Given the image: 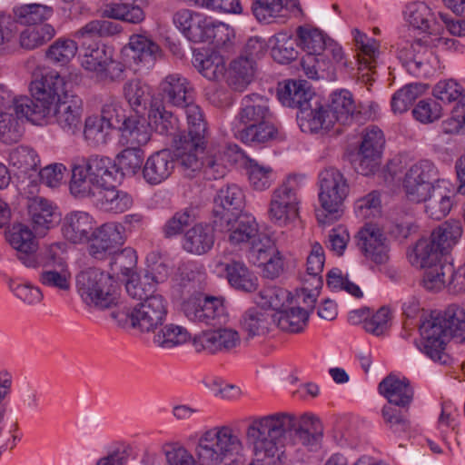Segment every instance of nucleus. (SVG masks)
<instances>
[{
    "instance_id": "obj_14",
    "label": "nucleus",
    "mask_w": 465,
    "mask_h": 465,
    "mask_svg": "<svg viewBox=\"0 0 465 465\" xmlns=\"http://www.w3.org/2000/svg\"><path fill=\"white\" fill-rule=\"evenodd\" d=\"M166 315L167 302L161 294L150 296L126 313L132 327L147 332L154 331L158 326H162Z\"/></svg>"
},
{
    "instance_id": "obj_24",
    "label": "nucleus",
    "mask_w": 465,
    "mask_h": 465,
    "mask_svg": "<svg viewBox=\"0 0 465 465\" xmlns=\"http://www.w3.org/2000/svg\"><path fill=\"white\" fill-rule=\"evenodd\" d=\"M159 45L152 39L142 35H134L130 37L129 43L122 50V54L126 63L134 64H143L151 65L160 55Z\"/></svg>"
},
{
    "instance_id": "obj_60",
    "label": "nucleus",
    "mask_w": 465,
    "mask_h": 465,
    "mask_svg": "<svg viewBox=\"0 0 465 465\" xmlns=\"http://www.w3.org/2000/svg\"><path fill=\"white\" fill-rule=\"evenodd\" d=\"M247 174L252 187L257 191L268 189L272 183L270 166L260 164L254 159H249L246 166Z\"/></svg>"
},
{
    "instance_id": "obj_18",
    "label": "nucleus",
    "mask_w": 465,
    "mask_h": 465,
    "mask_svg": "<svg viewBox=\"0 0 465 465\" xmlns=\"http://www.w3.org/2000/svg\"><path fill=\"white\" fill-rule=\"evenodd\" d=\"M51 115L65 134L74 135L82 129L83 101L73 93L64 94L54 105Z\"/></svg>"
},
{
    "instance_id": "obj_40",
    "label": "nucleus",
    "mask_w": 465,
    "mask_h": 465,
    "mask_svg": "<svg viewBox=\"0 0 465 465\" xmlns=\"http://www.w3.org/2000/svg\"><path fill=\"white\" fill-rule=\"evenodd\" d=\"M227 280L236 290L252 292L257 288V278L247 266L239 261H231L225 265Z\"/></svg>"
},
{
    "instance_id": "obj_55",
    "label": "nucleus",
    "mask_w": 465,
    "mask_h": 465,
    "mask_svg": "<svg viewBox=\"0 0 465 465\" xmlns=\"http://www.w3.org/2000/svg\"><path fill=\"white\" fill-rule=\"evenodd\" d=\"M77 45L74 40L59 38L45 52L46 58L53 64L64 65L74 57Z\"/></svg>"
},
{
    "instance_id": "obj_42",
    "label": "nucleus",
    "mask_w": 465,
    "mask_h": 465,
    "mask_svg": "<svg viewBox=\"0 0 465 465\" xmlns=\"http://www.w3.org/2000/svg\"><path fill=\"white\" fill-rule=\"evenodd\" d=\"M187 118V133L182 134L179 138L186 140L206 143L207 124L203 117V113L194 101L184 106Z\"/></svg>"
},
{
    "instance_id": "obj_46",
    "label": "nucleus",
    "mask_w": 465,
    "mask_h": 465,
    "mask_svg": "<svg viewBox=\"0 0 465 465\" xmlns=\"http://www.w3.org/2000/svg\"><path fill=\"white\" fill-rule=\"evenodd\" d=\"M420 203H424L425 213L433 220L444 218L452 207L450 197L440 186L432 189Z\"/></svg>"
},
{
    "instance_id": "obj_37",
    "label": "nucleus",
    "mask_w": 465,
    "mask_h": 465,
    "mask_svg": "<svg viewBox=\"0 0 465 465\" xmlns=\"http://www.w3.org/2000/svg\"><path fill=\"white\" fill-rule=\"evenodd\" d=\"M255 64L243 56L232 60L227 71V84L236 92H243L254 77Z\"/></svg>"
},
{
    "instance_id": "obj_27",
    "label": "nucleus",
    "mask_w": 465,
    "mask_h": 465,
    "mask_svg": "<svg viewBox=\"0 0 465 465\" xmlns=\"http://www.w3.org/2000/svg\"><path fill=\"white\" fill-rule=\"evenodd\" d=\"M104 51L93 48L89 54H85L82 62L83 66L92 72L103 81L116 82L124 79V66L122 63L114 60L102 59Z\"/></svg>"
},
{
    "instance_id": "obj_34",
    "label": "nucleus",
    "mask_w": 465,
    "mask_h": 465,
    "mask_svg": "<svg viewBox=\"0 0 465 465\" xmlns=\"http://www.w3.org/2000/svg\"><path fill=\"white\" fill-rule=\"evenodd\" d=\"M379 391L391 404L402 408L409 406L413 398L409 381L400 380L394 375H389L380 382Z\"/></svg>"
},
{
    "instance_id": "obj_39",
    "label": "nucleus",
    "mask_w": 465,
    "mask_h": 465,
    "mask_svg": "<svg viewBox=\"0 0 465 465\" xmlns=\"http://www.w3.org/2000/svg\"><path fill=\"white\" fill-rule=\"evenodd\" d=\"M239 325L245 335L244 341H248L251 339L264 336L268 333L270 329L269 315L257 308H251L242 314Z\"/></svg>"
},
{
    "instance_id": "obj_53",
    "label": "nucleus",
    "mask_w": 465,
    "mask_h": 465,
    "mask_svg": "<svg viewBox=\"0 0 465 465\" xmlns=\"http://www.w3.org/2000/svg\"><path fill=\"white\" fill-rule=\"evenodd\" d=\"M159 276L145 273L142 278L132 277L125 284L128 295L142 302L146 301L152 295H156L155 286Z\"/></svg>"
},
{
    "instance_id": "obj_48",
    "label": "nucleus",
    "mask_w": 465,
    "mask_h": 465,
    "mask_svg": "<svg viewBox=\"0 0 465 465\" xmlns=\"http://www.w3.org/2000/svg\"><path fill=\"white\" fill-rule=\"evenodd\" d=\"M190 334L183 327L175 324H166L154 334L153 342L158 348L170 350L185 343Z\"/></svg>"
},
{
    "instance_id": "obj_56",
    "label": "nucleus",
    "mask_w": 465,
    "mask_h": 465,
    "mask_svg": "<svg viewBox=\"0 0 465 465\" xmlns=\"http://www.w3.org/2000/svg\"><path fill=\"white\" fill-rule=\"evenodd\" d=\"M118 166L124 174L134 175L142 173L144 152L139 147L126 146L118 155Z\"/></svg>"
},
{
    "instance_id": "obj_13",
    "label": "nucleus",
    "mask_w": 465,
    "mask_h": 465,
    "mask_svg": "<svg viewBox=\"0 0 465 465\" xmlns=\"http://www.w3.org/2000/svg\"><path fill=\"white\" fill-rule=\"evenodd\" d=\"M124 228L120 223H107L94 230L87 240V252L95 260L104 261L124 243Z\"/></svg>"
},
{
    "instance_id": "obj_62",
    "label": "nucleus",
    "mask_w": 465,
    "mask_h": 465,
    "mask_svg": "<svg viewBox=\"0 0 465 465\" xmlns=\"http://www.w3.org/2000/svg\"><path fill=\"white\" fill-rule=\"evenodd\" d=\"M111 129L113 128L100 116L92 115L85 119L84 135L95 145L103 144L106 143Z\"/></svg>"
},
{
    "instance_id": "obj_12",
    "label": "nucleus",
    "mask_w": 465,
    "mask_h": 465,
    "mask_svg": "<svg viewBox=\"0 0 465 465\" xmlns=\"http://www.w3.org/2000/svg\"><path fill=\"white\" fill-rule=\"evenodd\" d=\"M354 111V101L349 91L333 92L326 105H322V131L330 132L333 129V134H341V125L348 124Z\"/></svg>"
},
{
    "instance_id": "obj_52",
    "label": "nucleus",
    "mask_w": 465,
    "mask_h": 465,
    "mask_svg": "<svg viewBox=\"0 0 465 465\" xmlns=\"http://www.w3.org/2000/svg\"><path fill=\"white\" fill-rule=\"evenodd\" d=\"M426 84L413 83L397 91L391 98V109L395 114L406 112L412 103L426 91Z\"/></svg>"
},
{
    "instance_id": "obj_1",
    "label": "nucleus",
    "mask_w": 465,
    "mask_h": 465,
    "mask_svg": "<svg viewBox=\"0 0 465 465\" xmlns=\"http://www.w3.org/2000/svg\"><path fill=\"white\" fill-rule=\"evenodd\" d=\"M320 418L312 412H275L254 417L246 429L252 447V465H280L287 440L316 450L320 439Z\"/></svg>"
},
{
    "instance_id": "obj_29",
    "label": "nucleus",
    "mask_w": 465,
    "mask_h": 465,
    "mask_svg": "<svg viewBox=\"0 0 465 465\" xmlns=\"http://www.w3.org/2000/svg\"><path fill=\"white\" fill-rule=\"evenodd\" d=\"M175 142L174 161L178 162L185 175L193 176L195 172L200 171L204 163L199 157L203 153L205 143L178 138Z\"/></svg>"
},
{
    "instance_id": "obj_57",
    "label": "nucleus",
    "mask_w": 465,
    "mask_h": 465,
    "mask_svg": "<svg viewBox=\"0 0 465 465\" xmlns=\"http://www.w3.org/2000/svg\"><path fill=\"white\" fill-rule=\"evenodd\" d=\"M39 163L38 154L31 147L21 145L9 153V163L25 173L36 170Z\"/></svg>"
},
{
    "instance_id": "obj_11",
    "label": "nucleus",
    "mask_w": 465,
    "mask_h": 465,
    "mask_svg": "<svg viewBox=\"0 0 465 465\" xmlns=\"http://www.w3.org/2000/svg\"><path fill=\"white\" fill-rule=\"evenodd\" d=\"M182 311L189 321L206 325H222L228 319L222 297H190L183 302Z\"/></svg>"
},
{
    "instance_id": "obj_22",
    "label": "nucleus",
    "mask_w": 465,
    "mask_h": 465,
    "mask_svg": "<svg viewBox=\"0 0 465 465\" xmlns=\"http://www.w3.org/2000/svg\"><path fill=\"white\" fill-rule=\"evenodd\" d=\"M175 169L173 153L168 149L151 154L144 162L142 176L146 183L158 185L166 181Z\"/></svg>"
},
{
    "instance_id": "obj_3",
    "label": "nucleus",
    "mask_w": 465,
    "mask_h": 465,
    "mask_svg": "<svg viewBox=\"0 0 465 465\" xmlns=\"http://www.w3.org/2000/svg\"><path fill=\"white\" fill-rule=\"evenodd\" d=\"M68 84L59 73L53 70L37 69L33 73L29 85L32 98L28 96L15 97V110L28 121L38 124L51 116L54 105L62 100L64 94H71Z\"/></svg>"
},
{
    "instance_id": "obj_21",
    "label": "nucleus",
    "mask_w": 465,
    "mask_h": 465,
    "mask_svg": "<svg viewBox=\"0 0 465 465\" xmlns=\"http://www.w3.org/2000/svg\"><path fill=\"white\" fill-rule=\"evenodd\" d=\"M240 343L241 338L238 331L226 328L203 331L193 341L197 351L203 350L210 353L231 351Z\"/></svg>"
},
{
    "instance_id": "obj_47",
    "label": "nucleus",
    "mask_w": 465,
    "mask_h": 465,
    "mask_svg": "<svg viewBox=\"0 0 465 465\" xmlns=\"http://www.w3.org/2000/svg\"><path fill=\"white\" fill-rule=\"evenodd\" d=\"M256 302L264 309H272L276 312L292 304V293L278 286H267L260 291Z\"/></svg>"
},
{
    "instance_id": "obj_41",
    "label": "nucleus",
    "mask_w": 465,
    "mask_h": 465,
    "mask_svg": "<svg viewBox=\"0 0 465 465\" xmlns=\"http://www.w3.org/2000/svg\"><path fill=\"white\" fill-rule=\"evenodd\" d=\"M13 17L15 24L19 23L24 25H40L48 20L54 13L51 6L42 4H25L14 7Z\"/></svg>"
},
{
    "instance_id": "obj_38",
    "label": "nucleus",
    "mask_w": 465,
    "mask_h": 465,
    "mask_svg": "<svg viewBox=\"0 0 465 465\" xmlns=\"http://www.w3.org/2000/svg\"><path fill=\"white\" fill-rule=\"evenodd\" d=\"M192 63L202 75L211 81L218 80L225 73L223 57L216 52L194 51Z\"/></svg>"
},
{
    "instance_id": "obj_15",
    "label": "nucleus",
    "mask_w": 465,
    "mask_h": 465,
    "mask_svg": "<svg viewBox=\"0 0 465 465\" xmlns=\"http://www.w3.org/2000/svg\"><path fill=\"white\" fill-rule=\"evenodd\" d=\"M354 239L358 249L367 259L377 264L388 262V240L377 225L365 224L358 231Z\"/></svg>"
},
{
    "instance_id": "obj_43",
    "label": "nucleus",
    "mask_w": 465,
    "mask_h": 465,
    "mask_svg": "<svg viewBox=\"0 0 465 465\" xmlns=\"http://www.w3.org/2000/svg\"><path fill=\"white\" fill-rule=\"evenodd\" d=\"M124 94L130 106L136 113H142L146 110L151 101L156 99L151 95L150 86L139 79H132L125 83L124 85Z\"/></svg>"
},
{
    "instance_id": "obj_33",
    "label": "nucleus",
    "mask_w": 465,
    "mask_h": 465,
    "mask_svg": "<svg viewBox=\"0 0 465 465\" xmlns=\"http://www.w3.org/2000/svg\"><path fill=\"white\" fill-rule=\"evenodd\" d=\"M228 232V241L232 245H240L242 243L252 242L259 232L258 223L255 218L247 213L231 217L230 223H223V227Z\"/></svg>"
},
{
    "instance_id": "obj_58",
    "label": "nucleus",
    "mask_w": 465,
    "mask_h": 465,
    "mask_svg": "<svg viewBox=\"0 0 465 465\" xmlns=\"http://www.w3.org/2000/svg\"><path fill=\"white\" fill-rule=\"evenodd\" d=\"M295 45L296 40H293L286 34H278L275 36V45L272 49L273 60L282 64L292 63L298 57V51Z\"/></svg>"
},
{
    "instance_id": "obj_49",
    "label": "nucleus",
    "mask_w": 465,
    "mask_h": 465,
    "mask_svg": "<svg viewBox=\"0 0 465 465\" xmlns=\"http://www.w3.org/2000/svg\"><path fill=\"white\" fill-rule=\"evenodd\" d=\"M54 35L55 30L50 24L26 28L20 34V46L26 50L35 49L50 41Z\"/></svg>"
},
{
    "instance_id": "obj_17",
    "label": "nucleus",
    "mask_w": 465,
    "mask_h": 465,
    "mask_svg": "<svg viewBox=\"0 0 465 465\" xmlns=\"http://www.w3.org/2000/svg\"><path fill=\"white\" fill-rule=\"evenodd\" d=\"M243 207L244 194L238 185L222 187L214 197L213 225L223 227V223H230L231 217L239 215Z\"/></svg>"
},
{
    "instance_id": "obj_8",
    "label": "nucleus",
    "mask_w": 465,
    "mask_h": 465,
    "mask_svg": "<svg viewBox=\"0 0 465 465\" xmlns=\"http://www.w3.org/2000/svg\"><path fill=\"white\" fill-rule=\"evenodd\" d=\"M78 292L84 301L94 307L104 310L115 305L118 292L113 277L96 268H89L76 276Z\"/></svg>"
},
{
    "instance_id": "obj_54",
    "label": "nucleus",
    "mask_w": 465,
    "mask_h": 465,
    "mask_svg": "<svg viewBox=\"0 0 465 465\" xmlns=\"http://www.w3.org/2000/svg\"><path fill=\"white\" fill-rule=\"evenodd\" d=\"M302 175H289L286 180L273 191L271 200L298 207L299 199L297 197V192L302 186Z\"/></svg>"
},
{
    "instance_id": "obj_6",
    "label": "nucleus",
    "mask_w": 465,
    "mask_h": 465,
    "mask_svg": "<svg viewBox=\"0 0 465 465\" xmlns=\"http://www.w3.org/2000/svg\"><path fill=\"white\" fill-rule=\"evenodd\" d=\"M242 441L228 425L215 426L203 431L194 449L202 465H220L224 460L241 453Z\"/></svg>"
},
{
    "instance_id": "obj_30",
    "label": "nucleus",
    "mask_w": 465,
    "mask_h": 465,
    "mask_svg": "<svg viewBox=\"0 0 465 465\" xmlns=\"http://www.w3.org/2000/svg\"><path fill=\"white\" fill-rule=\"evenodd\" d=\"M92 203L102 211L120 213L132 206L133 199L126 192L117 190L115 183H111L97 185Z\"/></svg>"
},
{
    "instance_id": "obj_25",
    "label": "nucleus",
    "mask_w": 465,
    "mask_h": 465,
    "mask_svg": "<svg viewBox=\"0 0 465 465\" xmlns=\"http://www.w3.org/2000/svg\"><path fill=\"white\" fill-rule=\"evenodd\" d=\"M27 208L34 237H44L57 223L53 205L45 198L34 197L28 201Z\"/></svg>"
},
{
    "instance_id": "obj_45",
    "label": "nucleus",
    "mask_w": 465,
    "mask_h": 465,
    "mask_svg": "<svg viewBox=\"0 0 465 465\" xmlns=\"http://www.w3.org/2000/svg\"><path fill=\"white\" fill-rule=\"evenodd\" d=\"M344 58L341 45L322 31V63L327 64L326 79L330 82L336 80V64Z\"/></svg>"
},
{
    "instance_id": "obj_26",
    "label": "nucleus",
    "mask_w": 465,
    "mask_h": 465,
    "mask_svg": "<svg viewBox=\"0 0 465 465\" xmlns=\"http://www.w3.org/2000/svg\"><path fill=\"white\" fill-rule=\"evenodd\" d=\"M278 98L283 105L301 111L312 104V100L317 97L307 81L289 79L282 85L280 84Z\"/></svg>"
},
{
    "instance_id": "obj_64",
    "label": "nucleus",
    "mask_w": 465,
    "mask_h": 465,
    "mask_svg": "<svg viewBox=\"0 0 465 465\" xmlns=\"http://www.w3.org/2000/svg\"><path fill=\"white\" fill-rule=\"evenodd\" d=\"M381 161V155L364 150H358L351 160L353 169L364 176L374 174L380 169Z\"/></svg>"
},
{
    "instance_id": "obj_20",
    "label": "nucleus",
    "mask_w": 465,
    "mask_h": 465,
    "mask_svg": "<svg viewBox=\"0 0 465 465\" xmlns=\"http://www.w3.org/2000/svg\"><path fill=\"white\" fill-rule=\"evenodd\" d=\"M159 88L163 100L173 106L183 108L194 101L193 84L180 74H168Z\"/></svg>"
},
{
    "instance_id": "obj_19",
    "label": "nucleus",
    "mask_w": 465,
    "mask_h": 465,
    "mask_svg": "<svg viewBox=\"0 0 465 465\" xmlns=\"http://www.w3.org/2000/svg\"><path fill=\"white\" fill-rule=\"evenodd\" d=\"M407 20L409 24L430 35L437 36L432 40V45H437L440 43L447 44V39L440 36L444 30L442 24L436 20L431 9L422 2L411 3L407 6Z\"/></svg>"
},
{
    "instance_id": "obj_5",
    "label": "nucleus",
    "mask_w": 465,
    "mask_h": 465,
    "mask_svg": "<svg viewBox=\"0 0 465 465\" xmlns=\"http://www.w3.org/2000/svg\"><path fill=\"white\" fill-rule=\"evenodd\" d=\"M433 236L419 240L409 259L413 266L424 270L422 283L429 291L441 290L447 284V275L452 273V263L443 254L448 250Z\"/></svg>"
},
{
    "instance_id": "obj_35",
    "label": "nucleus",
    "mask_w": 465,
    "mask_h": 465,
    "mask_svg": "<svg viewBox=\"0 0 465 465\" xmlns=\"http://www.w3.org/2000/svg\"><path fill=\"white\" fill-rule=\"evenodd\" d=\"M148 126L163 135H174L178 130V119L167 111L163 100H152L148 107Z\"/></svg>"
},
{
    "instance_id": "obj_16",
    "label": "nucleus",
    "mask_w": 465,
    "mask_h": 465,
    "mask_svg": "<svg viewBox=\"0 0 465 465\" xmlns=\"http://www.w3.org/2000/svg\"><path fill=\"white\" fill-rule=\"evenodd\" d=\"M295 33L296 45L305 52L302 58V70L308 78L318 80L320 29L311 25H303L298 26Z\"/></svg>"
},
{
    "instance_id": "obj_7",
    "label": "nucleus",
    "mask_w": 465,
    "mask_h": 465,
    "mask_svg": "<svg viewBox=\"0 0 465 465\" xmlns=\"http://www.w3.org/2000/svg\"><path fill=\"white\" fill-rule=\"evenodd\" d=\"M8 242L16 251L17 259L28 268L64 266L63 259L58 255V246L50 245L37 252L38 244L31 230L24 224L14 225L8 235Z\"/></svg>"
},
{
    "instance_id": "obj_10",
    "label": "nucleus",
    "mask_w": 465,
    "mask_h": 465,
    "mask_svg": "<svg viewBox=\"0 0 465 465\" xmlns=\"http://www.w3.org/2000/svg\"><path fill=\"white\" fill-rule=\"evenodd\" d=\"M439 181L436 165L430 160L422 159L411 164L406 171L403 188L410 201L420 203L432 189L439 186Z\"/></svg>"
},
{
    "instance_id": "obj_31",
    "label": "nucleus",
    "mask_w": 465,
    "mask_h": 465,
    "mask_svg": "<svg viewBox=\"0 0 465 465\" xmlns=\"http://www.w3.org/2000/svg\"><path fill=\"white\" fill-rule=\"evenodd\" d=\"M173 20L188 40L194 43L206 42L205 31L209 21L203 15L182 9L174 14Z\"/></svg>"
},
{
    "instance_id": "obj_36",
    "label": "nucleus",
    "mask_w": 465,
    "mask_h": 465,
    "mask_svg": "<svg viewBox=\"0 0 465 465\" xmlns=\"http://www.w3.org/2000/svg\"><path fill=\"white\" fill-rule=\"evenodd\" d=\"M119 129L122 134L121 141L126 146L141 148L151 139V129L148 123L139 116H128Z\"/></svg>"
},
{
    "instance_id": "obj_2",
    "label": "nucleus",
    "mask_w": 465,
    "mask_h": 465,
    "mask_svg": "<svg viewBox=\"0 0 465 465\" xmlns=\"http://www.w3.org/2000/svg\"><path fill=\"white\" fill-rule=\"evenodd\" d=\"M422 351L432 361L446 365L450 358L446 352L451 338L465 340V308L452 303L442 312H432L420 326Z\"/></svg>"
},
{
    "instance_id": "obj_9",
    "label": "nucleus",
    "mask_w": 465,
    "mask_h": 465,
    "mask_svg": "<svg viewBox=\"0 0 465 465\" xmlns=\"http://www.w3.org/2000/svg\"><path fill=\"white\" fill-rule=\"evenodd\" d=\"M348 193L346 179L339 170L329 167L322 171V225H331L341 218Z\"/></svg>"
},
{
    "instance_id": "obj_4",
    "label": "nucleus",
    "mask_w": 465,
    "mask_h": 465,
    "mask_svg": "<svg viewBox=\"0 0 465 465\" xmlns=\"http://www.w3.org/2000/svg\"><path fill=\"white\" fill-rule=\"evenodd\" d=\"M237 118L243 128L237 137L249 145L263 144L280 138L281 132L272 122L269 99L259 94H251L242 99Z\"/></svg>"
},
{
    "instance_id": "obj_50",
    "label": "nucleus",
    "mask_w": 465,
    "mask_h": 465,
    "mask_svg": "<svg viewBox=\"0 0 465 465\" xmlns=\"http://www.w3.org/2000/svg\"><path fill=\"white\" fill-rule=\"evenodd\" d=\"M88 174L76 162L73 164L72 178L70 182V192L78 199H89L93 202L94 193L97 190V184L93 183Z\"/></svg>"
},
{
    "instance_id": "obj_63",
    "label": "nucleus",
    "mask_w": 465,
    "mask_h": 465,
    "mask_svg": "<svg viewBox=\"0 0 465 465\" xmlns=\"http://www.w3.org/2000/svg\"><path fill=\"white\" fill-rule=\"evenodd\" d=\"M163 452L167 465H202L194 456L179 442H167L163 445Z\"/></svg>"
},
{
    "instance_id": "obj_59",
    "label": "nucleus",
    "mask_w": 465,
    "mask_h": 465,
    "mask_svg": "<svg viewBox=\"0 0 465 465\" xmlns=\"http://www.w3.org/2000/svg\"><path fill=\"white\" fill-rule=\"evenodd\" d=\"M297 122L304 134L316 135L320 132V99L302 109L297 114Z\"/></svg>"
},
{
    "instance_id": "obj_61",
    "label": "nucleus",
    "mask_w": 465,
    "mask_h": 465,
    "mask_svg": "<svg viewBox=\"0 0 465 465\" xmlns=\"http://www.w3.org/2000/svg\"><path fill=\"white\" fill-rule=\"evenodd\" d=\"M463 233L461 222L450 219L446 221L442 225L439 226L431 232L433 239L438 240L441 246L447 250L451 248Z\"/></svg>"
},
{
    "instance_id": "obj_51",
    "label": "nucleus",
    "mask_w": 465,
    "mask_h": 465,
    "mask_svg": "<svg viewBox=\"0 0 465 465\" xmlns=\"http://www.w3.org/2000/svg\"><path fill=\"white\" fill-rule=\"evenodd\" d=\"M197 218L196 207L190 205L177 211L167 220L163 227V232L165 238H172L179 235L183 229L193 223Z\"/></svg>"
},
{
    "instance_id": "obj_32",
    "label": "nucleus",
    "mask_w": 465,
    "mask_h": 465,
    "mask_svg": "<svg viewBox=\"0 0 465 465\" xmlns=\"http://www.w3.org/2000/svg\"><path fill=\"white\" fill-rule=\"evenodd\" d=\"M93 218L85 212L74 211L66 214L63 221L62 232L65 239L73 243L87 242L92 232Z\"/></svg>"
},
{
    "instance_id": "obj_44",
    "label": "nucleus",
    "mask_w": 465,
    "mask_h": 465,
    "mask_svg": "<svg viewBox=\"0 0 465 465\" xmlns=\"http://www.w3.org/2000/svg\"><path fill=\"white\" fill-rule=\"evenodd\" d=\"M306 312L302 310V306L289 304L282 311L275 312L272 316L273 322L277 326L288 332L301 331L308 320Z\"/></svg>"
},
{
    "instance_id": "obj_23",
    "label": "nucleus",
    "mask_w": 465,
    "mask_h": 465,
    "mask_svg": "<svg viewBox=\"0 0 465 465\" xmlns=\"http://www.w3.org/2000/svg\"><path fill=\"white\" fill-rule=\"evenodd\" d=\"M76 163L83 167L93 183L104 186L115 183L117 181L118 167L107 156L94 154L77 159Z\"/></svg>"
},
{
    "instance_id": "obj_28",
    "label": "nucleus",
    "mask_w": 465,
    "mask_h": 465,
    "mask_svg": "<svg viewBox=\"0 0 465 465\" xmlns=\"http://www.w3.org/2000/svg\"><path fill=\"white\" fill-rule=\"evenodd\" d=\"M215 242L214 229L207 223H197L188 229L183 236V249L193 255L209 252Z\"/></svg>"
}]
</instances>
